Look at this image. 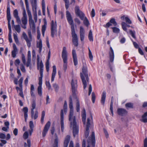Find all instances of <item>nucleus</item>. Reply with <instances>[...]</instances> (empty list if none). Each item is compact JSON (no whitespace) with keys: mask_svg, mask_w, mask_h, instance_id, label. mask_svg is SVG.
<instances>
[{"mask_svg":"<svg viewBox=\"0 0 147 147\" xmlns=\"http://www.w3.org/2000/svg\"><path fill=\"white\" fill-rule=\"evenodd\" d=\"M23 80V78L22 77L20 78V79L18 81L19 86L20 88L22 87V83Z\"/></svg>","mask_w":147,"mask_h":147,"instance_id":"nucleus-47","label":"nucleus"},{"mask_svg":"<svg viewBox=\"0 0 147 147\" xmlns=\"http://www.w3.org/2000/svg\"><path fill=\"white\" fill-rule=\"evenodd\" d=\"M28 34L29 38H28L27 35L24 32H23L22 36L26 41L27 46L29 48L31 46V42L32 41V35L30 30L28 31Z\"/></svg>","mask_w":147,"mask_h":147,"instance_id":"nucleus-6","label":"nucleus"},{"mask_svg":"<svg viewBox=\"0 0 147 147\" xmlns=\"http://www.w3.org/2000/svg\"><path fill=\"white\" fill-rule=\"evenodd\" d=\"M69 108L70 109L69 119L71 121L70 127H73V136L75 137L77 135L79 132L78 126L76 122V117L73 116L74 109L73 105L72 100L71 97H69Z\"/></svg>","mask_w":147,"mask_h":147,"instance_id":"nucleus-1","label":"nucleus"},{"mask_svg":"<svg viewBox=\"0 0 147 147\" xmlns=\"http://www.w3.org/2000/svg\"><path fill=\"white\" fill-rule=\"evenodd\" d=\"M29 126L30 129H33L34 127V125L32 121H30L29 122Z\"/></svg>","mask_w":147,"mask_h":147,"instance_id":"nucleus-53","label":"nucleus"},{"mask_svg":"<svg viewBox=\"0 0 147 147\" xmlns=\"http://www.w3.org/2000/svg\"><path fill=\"white\" fill-rule=\"evenodd\" d=\"M86 113L85 110L84 109L82 112V121L84 124H85L86 122Z\"/></svg>","mask_w":147,"mask_h":147,"instance_id":"nucleus-26","label":"nucleus"},{"mask_svg":"<svg viewBox=\"0 0 147 147\" xmlns=\"http://www.w3.org/2000/svg\"><path fill=\"white\" fill-rule=\"evenodd\" d=\"M67 102L66 101L64 102V103L63 107V109L64 112H66L67 110Z\"/></svg>","mask_w":147,"mask_h":147,"instance_id":"nucleus-48","label":"nucleus"},{"mask_svg":"<svg viewBox=\"0 0 147 147\" xmlns=\"http://www.w3.org/2000/svg\"><path fill=\"white\" fill-rule=\"evenodd\" d=\"M13 37L15 42L16 43H17L18 42V40L17 35L15 34H14Z\"/></svg>","mask_w":147,"mask_h":147,"instance_id":"nucleus-59","label":"nucleus"},{"mask_svg":"<svg viewBox=\"0 0 147 147\" xmlns=\"http://www.w3.org/2000/svg\"><path fill=\"white\" fill-rule=\"evenodd\" d=\"M125 21L127 23L129 24H131V22L129 19L127 17H126L125 18Z\"/></svg>","mask_w":147,"mask_h":147,"instance_id":"nucleus-52","label":"nucleus"},{"mask_svg":"<svg viewBox=\"0 0 147 147\" xmlns=\"http://www.w3.org/2000/svg\"><path fill=\"white\" fill-rule=\"evenodd\" d=\"M53 86L54 88L55 91L57 92L59 89L58 85L56 83H54L53 85Z\"/></svg>","mask_w":147,"mask_h":147,"instance_id":"nucleus-46","label":"nucleus"},{"mask_svg":"<svg viewBox=\"0 0 147 147\" xmlns=\"http://www.w3.org/2000/svg\"><path fill=\"white\" fill-rule=\"evenodd\" d=\"M82 72L84 75H87L88 71L87 67L83 65L82 68Z\"/></svg>","mask_w":147,"mask_h":147,"instance_id":"nucleus-29","label":"nucleus"},{"mask_svg":"<svg viewBox=\"0 0 147 147\" xmlns=\"http://www.w3.org/2000/svg\"><path fill=\"white\" fill-rule=\"evenodd\" d=\"M66 17L69 24L71 26V35L72 38V42L76 46L78 45V38L77 34L75 33L74 25L71 16L70 12L68 11L66 12Z\"/></svg>","mask_w":147,"mask_h":147,"instance_id":"nucleus-2","label":"nucleus"},{"mask_svg":"<svg viewBox=\"0 0 147 147\" xmlns=\"http://www.w3.org/2000/svg\"><path fill=\"white\" fill-rule=\"evenodd\" d=\"M96 96L94 92H92V100L93 103H94L95 101Z\"/></svg>","mask_w":147,"mask_h":147,"instance_id":"nucleus-45","label":"nucleus"},{"mask_svg":"<svg viewBox=\"0 0 147 147\" xmlns=\"http://www.w3.org/2000/svg\"><path fill=\"white\" fill-rule=\"evenodd\" d=\"M23 137L25 139L28 138V133L26 131L25 132L23 135Z\"/></svg>","mask_w":147,"mask_h":147,"instance_id":"nucleus-56","label":"nucleus"},{"mask_svg":"<svg viewBox=\"0 0 147 147\" xmlns=\"http://www.w3.org/2000/svg\"><path fill=\"white\" fill-rule=\"evenodd\" d=\"M106 97V92L105 91H103L102 93L101 100V102L103 105H104L105 104Z\"/></svg>","mask_w":147,"mask_h":147,"instance_id":"nucleus-23","label":"nucleus"},{"mask_svg":"<svg viewBox=\"0 0 147 147\" xmlns=\"http://www.w3.org/2000/svg\"><path fill=\"white\" fill-rule=\"evenodd\" d=\"M9 30V33L8 34L9 36V40L10 43H11L12 42V40L11 38V28H8Z\"/></svg>","mask_w":147,"mask_h":147,"instance_id":"nucleus-28","label":"nucleus"},{"mask_svg":"<svg viewBox=\"0 0 147 147\" xmlns=\"http://www.w3.org/2000/svg\"><path fill=\"white\" fill-rule=\"evenodd\" d=\"M27 13L29 18V22L30 23L32 21H34L32 20V17L31 12L29 10L27 11Z\"/></svg>","mask_w":147,"mask_h":147,"instance_id":"nucleus-33","label":"nucleus"},{"mask_svg":"<svg viewBox=\"0 0 147 147\" xmlns=\"http://www.w3.org/2000/svg\"><path fill=\"white\" fill-rule=\"evenodd\" d=\"M22 60L23 63L24 64H25L26 63V59L25 56L23 54L22 55Z\"/></svg>","mask_w":147,"mask_h":147,"instance_id":"nucleus-50","label":"nucleus"},{"mask_svg":"<svg viewBox=\"0 0 147 147\" xmlns=\"http://www.w3.org/2000/svg\"><path fill=\"white\" fill-rule=\"evenodd\" d=\"M109 54L110 61L111 62H112L114 60V55L113 50L111 47H110V51L109 52Z\"/></svg>","mask_w":147,"mask_h":147,"instance_id":"nucleus-16","label":"nucleus"},{"mask_svg":"<svg viewBox=\"0 0 147 147\" xmlns=\"http://www.w3.org/2000/svg\"><path fill=\"white\" fill-rule=\"evenodd\" d=\"M89 50V57L91 61H92L93 60V55L91 51L89 48H88Z\"/></svg>","mask_w":147,"mask_h":147,"instance_id":"nucleus-44","label":"nucleus"},{"mask_svg":"<svg viewBox=\"0 0 147 147\" xmlns=\"http://www.w3.org/2000/svg\"><path fill=\"white\" fill-rule=\"evenodd\" d=\"M51 125V122L48 121L45 125L42 132V136L43 137H45L49 128Z\"/></svg>","mask_w":147,"mask_h":147,"instance_id":"nucleus-11","label":"nucleus"},{"mask_svg":"<svg viewBox=\"0 0 147 147\" xmlns=\"http://www.w3.org/2000/svg\"><path fill=\"white\" fill-rule=\"evenodd\" d=\"M92 91V86L91 84L89 85L88 89V95L90 96Z\"/></svg>","mask_w":147,"mask_h":147,"instance_id":"nucleus-61","label":"nucleus"},{"mask_svg":"<svg viewBox=\"0 0 147 147\" xmlns=\"http://www.w3.org/2000/svg\"><path fill=\"white\" fill-rule=\"evenodd\" d=\"M37 67L38 69L40 67V77L39 78V86L38 87V94L40 96H42V78L43 77V64L42 61L40 62V57L38 55H37Z\"/></svg>","mask_w":147,"mask_h":147,"instance_id":"nucleus-3","label":"nucleus"},{"mask_svg":"<svg viewBox=\"0 0 147 147\" xmlns=\"http://www.w3.org/2000/svg\"><path fill=\"white\" fill-rule=\"evenodd\" d=\"M7 14L8 20V28H11L10 24L11 16L10 14V9L9 6L7 7Z\"/></svg>","mask_w":147,"mask_h":147,"instance_id":"nucleus-12","label":"nucleus"},{"mask_svg":"<svg viewBox=\"0 0 147 147\" xmlns=\"http://www.w3.org/2000/svg\"><path fill=\"white\" fill-rule=\"evenodd\" d=\"M45 115V111H44L42 112L41 117V122L42 124H43L44 122V118Z\"/></svg>","mask_w":147,"mask_h":147,"instance_id":"nucleus-32","label":"nucleus"},{"mask_svg":"<svg viewBox=\"0 0 147 147\" xmlns=\"http://www.w3.org/2000/svg\"><path fill=\"white\" fill-rule=\"evenodd\" d=\"M87 142L89 144H91L92 147H95V137L94 131L92 132L91 136L89 137Z\"/></svg>","mask_w":147,"mask_h":147,"instance_id":"nucleus-10","label":"nucleus"},{"mask_svg":"<svg viewBox=\"0 0 147 147\" xmlns=\"http://www.w3.org/2000/svg\"><path fill=\"white\" fill-rule=\"evenodd\" d=\"M57 25L56 22H54L52 20L51 23V35L53 38H54L55 35L57 33Z\"/></svg>","mask_w":147,"mask_h":147,"instance_id":"nucleus-7","label":"nucleus"},{"mask_svg":"<svg viewBox=\"0 0 147 147\" xmlns=\"http://www.w3.org/2000/svg\"><path fill=\"white\" fill-rule=\"evenodd\" d=\"M14 28L15 30L18 33H19L20 32L21 28L19 25H15V26H14Z\"/></svg>","mask_w":147,"mask_h":147,"instance_id":"nucleus-34","label":"nucleus"},{"mask_svg":"<svg viewBox=\"0 0 147 147\" xmlns=\"http://www.w3.org/2000/svg\"><path fill=\"white\" fill-rule=\"evenodd\" d=\"M126 107L127 108H133V104L129 102L126 104L125 105Z\"/></svg>","mask_w":147,"mask_h":147,"instance_id":"nucleus-36","label":"nucleus"},{"mask_svg":"<svg viewBox=\"0 0 147 147\" xmlns=\"http://www.w3.org/2000/svg\"><path fill=\"white\" fill-rule=\"evenodd\" d=\"M58 138L57 136L54 141V147H58Z\"/></svg>","mask_w":147,"mask_h":147,"instance_id":"nucleus-42","label":"nucleus"},{"mask_svg":"<svg viewBox=\"0 0 147 147\" xmlns=\"http://www.w3.org/2000/svg\"><path fill=\"white\" fill-rule=\"evenodd\" d=\"M7 14L8 20V28H11L10 24L11 16L10 14V9L9 6L7 7Z\"/></svg>","mask_w":147,"mask_h":147,"instance_id":"nucleus-13","label":"nucleus"},{"mask_svg":"<svg viewBox=\"0 0 147 147\" xmlns=\"http://www.w3.org/2000/svg\"><path fill=\"white\" fill-rule=\"evenodd\" d=\"M73 62L75 66L76 65L78 64V60L77 57H74Z\"/></svg>","mask_w":147,"mask_h":147,"instance_id":"nucleus-51","label":"nucleus"},{"mask_svg":"<svg viewBox=\"0 0 147 147\" xmlns=\"http://www.w3.org/2000/svg\"><path fill=\"white\" fill-rule=\"evenodd\" d=\"M104 133L105 134V136L107 138L109 137V134L107 130L105 129H103Z\"/></svg>","mask_w":147,"mask_h":147,"instance_id":"nucleus-60","label":"nucleus"},{"mask_svg":"<svg viewBox=\"0 0 147 147\" xmlns=\"http://www.w3.org/2000/svg\"><path fill=\"white\" fill-rule=\"evenodd\" d=\"M110 22L113 24V25L115 26H116L117 25V23L115 21V20L114 18H112L110 21Z\"/></svg>","mask_w":147,"mask_h":147,"instance_id":"nucleus-43","label":"nucleus"},{"mask_svg":"<svg viewBox=\"0 0 147 147\" xmlns=\"http://www.w3.org/2000/svg\"><path fill=\"white\" fill-rule=\"evenodd\" d=\"M129 32L131 36L134 38H136V37L135 36L136 34L135 31H132L131 30H129Z\"/></svg>","mask_w":147,"mask_h":147,"instance_id":"nucleus-40","label":"nucleus"},{"mask_svg":"<svg viewBox=\"0 0 147 147\" xmlns=\"http://www.w3.org/2000/svg\"><path fill=\"white\" fill-rule=\"evenodd\" d=\"M38 112L37 111H36L35 112V114L34 115L33 118L34 119H36L38 117Z\"/></svg>","mask_w":147,"mask_h":147,"instance_id":"nucleus-62","label":"nucleus"},{"mask_svg":"<svg viewBox=\"0 0 147 147\" xmlns=\"http://www.w3.org/2000/svg\"><path fill=\"white\" fill-rule=\"evenodd\" d=\"M92 116L91 114L90 115V117L88 118L87 119V124L86 127V131L85 132L84 134L86 138H87L89 134V128L90 125V121L92 119Z\"/></svg>","mask_w":147,"mask_h":147,"instance_id":"nucleus-8","label":"nucleus"},{"mask_svg":"<svg viewBox=\"0 0 147 147\" xmlns=\"http://www.w3.org/2000/svg\"><path fill=\"white\" fill-rule=\"evenodd\" d=\"M112 28L113 30V31L114 33H118L119 32L120 30L119 28L116 27H112Z\"/></svg>","mask_w":147,"mask_h":147,"instance_id":"nucleus-37","label":"nucleus"},{"mask_svg":"<svg viewBox=\"0 0 147 147\" xmlns=\"http://www.w3.org/2000/svg\"><path fill=\"white\" fill-rule=\"evenodd\" d=\"M36 107V104L35 101L33 100L32 104V108L31 109V117L32 118H33L34 115V110L35 108Z\"/></svg>","mask_w":147,"mask_h":147,"instance_id":"nucleus-20","label":"nucleus"},{"mask_svg":"<svg viewBox=\"0 0 147 147\" xmlns=\"http://www.w3.org/2000/svg\"><path fill=\"white\" fill-rule=\"evenodd\" d=\"M60 123L61 126V131L62 132H63L64 130V116L63 110H61L60 114Z\"/></svg>","mask_w":147,"mask_h":147,"instance_id":"nucleus-14","label":"nucleus"},{"mask_svg":"<svg viewBox=\"0 0 147 147\" xmlns=\"http://www.w3.org/2000/svg\"><path fill=\"white\" fill-rule=\"evenodd\" d=\"M88 37L89 40L90 41H93V37L92 33V31L91 30H90Z\"/></svg>","mask_w":147,"mask_h":147,"instance_id":"nucleus-27","label":"nucleus"},{"mask_svg":"<svg viewBox=\"0 0 147 147\" xmlns=\"http://www.w3.org/2000/svg\"><path fill=\"white\" fill-rule=\"evenodd\" d=\"M71 85L73 97L76 99L77 102L76 104V111L77 112H79L80 110L79 101L76 95V92H77V88L78 87L77 80L76 79H72L71 82Z\"/></svg>","mask_w":147,"mask_h":147,"instance_id":"nucleus-4","label":"nucleus"},{"mask_svg":"<svg viewBox=\"0 0 147 147\" xmlns=\"http://www.w3.org/2000/svg\"><path fill=\"white\" fill-rule=\"evenodd\" d=\"M67 52L65 47H63L62 52V57L63 59L64 63L63 65V69L65 71L67 67Z\"/></svg>","mask_w":147,"mask_h":147,"instance_id":"nucleus-5","label":"nucleus"},{"mask_svg":"<svg viewBox=\"0 0 147 147\" xmlns=\"http://www.w3.org/2000/svg\"><path fill=\"white\" fill-rule=\"evenodd\" d=\"M13 15L14 17L16 19V22L18 24H20L21 21L20 17L18 16V11L17 9L15 10L13 12Z\"/></svg>","mask_w":147,"mask_h":147,"instance_id":"nucleus-15","label":"nucleus"},{"mask_svg":"<svg viewBox=\"0 0 147 147\" xmlns=\"http://www.w3.org/2000/svg\"><path fill=\"white\" fill-rule=\"evenodd\" d=\"M80 35H85V30L83 28L82 26L80 27Z\"/></svg>","mask_w":147,"mask_h":147,"instance_id":"nucleus-31","label":"nucleus"},{"mask_svg":"<svg viewBox=\"0 0 147 147\" xmlns=\"http://www.w3.org/2000/svg\"><path fill=\"white\" fill-rule=\"evenodd\" d=\"M20 69L23 72H25L26 71V70L25 68L24 67V65L22 64H21L20 65Z\"/></svg>","mask_w":147,"mask_h":147,"instance_id":"nucleus-54","label":"nucleus"},{"mask_svg":"<svg viewBox=\"0 0 147 147\" xmlns=\"http://www.w3.org/2000/svg\"><path fill=\"white\" fill-rule=\"evenodd\" d=\"M117 113L118 114L120 115L123 116L127 113V111L125 109L122 108H119L117 109Z\"/></svg>","mask_w":147,"mask_h":147,"instance_id":"nucleus-18","label":"nucleus"},{"mask_svg":"<svg viewBox=\"0 0 147 147\" xmlns=\"http://www.w3.org/2000/svg\"><path fill=\"white\" fill-rule=\"evenodd\" d=\"M80 74L81 78L82 79V82L84 85V89H85L86 88L87 86V84L86 81L85 80V79L84 77V76H83L82 74V73H81Z\"/></svg>","mask_w":147,"mask_h":147,"instance_id":"nucleus-24","label":"nucleus"},{"mask_svg":"<svg viewBox=\"0 0 147 147\" xmlns=\"http://www.w3.org/2000/svg\"><path fill=\"white\" fill-rule=\"evenodd\" d=\"M33 7L36 9L37 7V0H30Z\"/></svg>","mask_w":147,"mask_h":147,"instance_id":"nucleus-30","label":"nucleus"},{"mask_svg":"<svg viewBox=\"0 0 147 147\" xmlns=\"http://www.w3.org/2000/svg\"><path fill=\"white\" fill-rule=\"evenodd\" d=\"M65 6L66 8L67 9L68 7H69V1H65Z\"/></svg>","mask_w":147,"mask_h":147,"instance_id":"nucleus-64","label":"nucleus"},{"mask_svg":"<svg viewBox=\"0 0 147 147\" xmlns=\"http://www.w3.org/2000/svg\"><path fill=\"white\" fill-rule=\"evenodd\" d=\"M45 84L46 86L48 87V89L50 90L51 88V86L49 82L46 81Z\"/></svg>","mask_w":147,"mask_h":147,"instance_id":"nucleus-55","label":"nucleus"},{"mask_svg":"<svg viewBox=\"0 0 147 147\" xmlns=\"http://www.w3.org/2000/svg\"><path fill=\"white\" fill-rule=\"evenodd\" d=\"M75 11L76 14L77 16L79 17L82 20H84V14L80 10L79 7H75Z\"/></svg>","mask_w":147,"mask_h":147,"instance_id":"nucleus-9","label":"nucleus"},{"mask_svg":"<svg viewBox=\"0 0 147 147\" xmlns=\"http://www.w3.org/2000/svg\"><path fill=\"white\" fill-rule=\"evenodd\" d=\"M23 16L21 19L22 22L23 24H26L27 23V20L26 12L24 10L23 13Z\"/></svg>","mask_w":147,"mask_h":147,"instance_id":"nucleus-17","label":"nucleus"},{"mask_svg":"<svg viewBox=\"0 0 147 147\" xmlns=\"http://www.w3.org/2000/svg\"><path fill=\"white\" fill-rule=\"evenodd\" d=\"M13 50L12 51L11 55L13 58H15L16 57V53L18 51V49L15 44L13 45Z\"/></svg>","mask_w":147,"mask_h":147,"instance_id":"nucleus-22","label":"nucleus"},{"mask_svg":"<svg viewBox=\"0 0 147 147\" xmlns=\"http://www.w3.org/2000/svg\"><path fill=\"white\" fill-rule=\"evenodd\" d=\"M53 71L51 76V82H53L54 81V78L56 73V66L55 65L53 66Z\"/></svg>","mask_w":147,"mask_h":147,"instance_id":"nucleus-19","label":"nucleus"},{"mask_svg":"<svg viewBox=\"0 0 147 147\" xmlns=\"http://www.w3.org/2000/svg\"><path fill=\"white\" fill-rule=\"evenodd\" d=\"M30 25H32V29H35V24L34 22V21H32V22H31L30 23H29Z\"/></svg>","mask_w":147,"mask_h":147,"instance_id":"nucleus-49","label":"nucleus"},{"mask_svg":"<svg viewBox=\"0 0 147 147\" xmlns=\"http://www.w3.org/2000/svg\"><path fill=\"white\" fill-rule=\"evenodd\" d=\"M20 61L19 59H16L15 61V64L16 66H18L20 63Z\"/></svg>","mask_w":147,"mask_h":147,"instance_id":"nucleus-57","label":"nucleus"},{"mask_svg":"<svg viewBox=\"0 0 147 147\" xmlns=\"http://www.w3.org/2000/svg\"><path fill=\"white\" fill-rule=\"evenodd\" d=\"M84 23L86 26H88L89 25L88 20L86 17L85 18V19L84 20Z\"/></svg>","mask_w":147,"mask_h":147,"instance_id":"nucleus-39","label":"nucleus"},{"mask_svg":"<svg viewBox=\"0 0 147 147\" xmlns=\"http://www.w3.org/2000/svg\"><path fill=\"white\" fill-rule=\"evenodd\" d=\"M46 24H44L42 26V35L43 36H44L45 34V31L46 29Z\"/></svg>","mask_w":147,"mask_h":147,"instance_id":"nucleus-35","label":"nucleus"},{"mask_svg":"<svg viewBox=\"0 0 147 147\" xmlns=\"http://www.w3.org/2000/svg\"><path fill=\"white\" fill-rule=\"evenodd\" d=\"M49 59H47V61L46 63V67L47 72H48L49 70Z\"/></svg>","mask_w":147,"mask_h":147,"instance_id":"nucleus-41","label":"nucleus"},{"mask_svg":"<svg viewBox=\"0 0 147 147\" xmlns=\"http://www.w3.org/2000/svg\"><path fill=\"white\" fill-rule=\"evenodd\" d=\"M23 111L24 113V115H25V116L27 117V115H28L27 113L28 111V109L27 107H24L23 109Z\"/></svg>","mask_w":147,"mask_h":147,"instance_id":"nucleus-38","label":"nucleus"},{"mask_svg":"<svg viewBox=\"0 0 147 147\" xmlns=\"http://www.w3.org/2000/svg\"><path fill=\"white\" fill-rule=\"evenodd\" d=\"M36 47L39 48V52L40 53L42 49V45L41 39H40L39 42L37 44Z\"/></svg>","mask_w":147,"mask_h":147,"instance_id":"nucleus-25","label":"nucleus"},{"mask_svg":"<svg viewBox=\"0 0 147 147\" xmlns=\"http://www.w3.org/2000/svg\"><path fill=\"white\" fill-rule=\"evenodd\" d=\"M0 138L2 139H4L6 138L5 135L3 133H0Z\"/></svg>","mask_w":147,"mask_h":147,"instance_id":"nucleus-58","label":"nucleus"},{"mask_svg":"<svg viewBox=\"0 0 147 147\" xmlns=\"http://www.w3.org/2000/svg\"><path fill=\"white\" fill-rule=\"evenodd\" d=\"M72 54L73 58L77 57L76 52L75 50L73 49L72 50Z\"/></svg>","mask_w":147,"mask_h":147,"instance_id":"nucleus-63","label":"nucleus"},{"mask_svg":"<svg viewBox=\"0 0 147 147\" xmlns=\"http://www.w3.org/2000/svg\"><path fill=\"white\" fill-rule=\"evenodd\" d=\"M70 139V136H67L65 138L64 142V147H67Z\"/></svg>","mask_w":147,"mask_h":147,"instance_id":"nucleus-21","label":"nucleus"}]
</instances>
